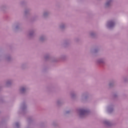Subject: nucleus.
I'll use <instances>...</instances> for the list:
<instances>
[{"label": "nucleus", "mask_w": 128, "mask_h": 128, "mask_svg": "<svg viewBox=\"0 0 128 128\" xmlns=\"http://www.w3.org/2000/svg\"><path fill=\"white\" fill-rule=\"evenodd\" d=\"M18 123H17V124H16V126H18Z\"/></svg>", "instance_id": "4"}, {"label": "nucleus", "mask_w": 128, "mask_h": 128, "mask_svg": "<svg viewBox=\"0 0 128 128\" xmlns=\"http://www.w3.org/2000/svg\"><path fill=\"white\" fill-rule=\"evenodd\" d=\"M80 116H82V114H86V112H88V111H86V110H84V109H80Z\"/></svg>", "instance_id": "1"}, {"label": "nucleus", "mask_w": 128, "mask_h": 128, "mask_svg": "<svg viewBox=\"0 0 128 128\" xmlns=\"http://www.w3.org/2000/svg\"><path fill=\"white\" fill-rule=\"evenodd\" d=\"M26 89L24 88H22L21 89V92H24Z\"/></svg>", "instance_id": "3"}, {"label": "nucleus", "mask_w": 128, "mask_h": 128, "mask_svg": "<svg viewBox=\"0 0 128 128\" xmlns=\"http://www.w3.org/2000/svg\"><path fill=\"white\" fill-rule=\"evenodd\" d=\"M106 6H108V3H106Z\"/></svg>", "instance_id": "5"}, {"label": "nucleus", "mask_w": 128, "mask_h": 128, "mask_svg": "<svg viewBox=\"0 0 128 128\" xmlns=\"http://www.w3.org/2000/svg\"><path fill=\"white\" fill-rule=\"evenodd\" d=\"M114 26V23L112 22H109L108 23V26L109 28H112V26Z\"/></svg>", "instance_id": "2"}]
</instances>
